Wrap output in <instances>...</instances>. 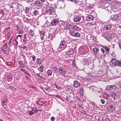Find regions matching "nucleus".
Wrapping results in <instances>:
<instances>
[{
  "label": "nucleus",
  "instance_id": "1",
  "mask_svg": "<svg viewBox=\"0 0 121 121\" xmlns=\"http://www.w3.org/2000/svg\"><path fill=\"white\" fill-rule=\"evenodd\" d=\"M54 6L53 5L48 3L46 6V14H47L52 17H57L55 10L53 8Z\"/></svg>",
  "mask_w": 121,
  "mask_h": 121
},
{
  "label": "nucleus",
  "instance_id": "2",
  "mask_svg": "<svg viewBox=\"0 0 121 121\" xmlns=\"http://www.w3.org/2000/svg\"><path fill=\"white\" fill-rule=\"evenodd\" d=\"M69 33L70 34L74 37H78L80 36V33L75 30L70 31Z\"/></svg>",
  "mask_w": 121,
  "mask_h": 121
},
{
  "label": "nucleus",
  "instance_id": "3",
  "mask_svg": "<svg viewBox=\"0 0 121 121\" xmlns=\"http://www.w3.org/2000/svg\"><path fill=\"white\" fill-rule=\"evenodd\" d=\"M67 27L69 29H74L77 30H80V28L76 25H71L70 24L69 25H67Z\"/></svg>",
  "mask_w": 121,
  "mask_h": 121
},
{
  "label": "nucleus",
  "instance_id": "4",
  "mask_svg": "<svg viewBox=\"0 0 121 121\" xmlns=\"http://www.w3.org/2000/svg\"><path fill=\"white\" fill-rule=\"evenodd\" d=\"M66 42L64 40H62L60 42V43L59 46V48L60 49H65L66 48V45L65 44Z\"/></svg>",
  "mask_w": 121,
  "mask_h": 121
},
{
  "label": "nucleus",
  "instance_id": "5",
  "mask_svg": "<svg viewBox=\"0 0 121 121\" xmlns=\"http://www.w3.org/2000/svg\"><path fill=\"white\" fill-rule=\"evenodd\" d=\"M58 70L60 73L62 75H64L66 74V70L64 69L63 67H60L58 68Z\"/></svg>",
  "mask_w": 121,
  "mask_h": 121
},
{
  "label": "nucleus",
  "instance_id": "6",
  "mask_svg": "<svg viewBox=\"0 0 121 121\" xmlns=\"http://www.w3.org/2000/svg\"><path fill=\"white\" fill-rule=\"evenodd\" d=\"M81 19L80 16L78 14H75L73 18V21L75 22H79Z\"/></svg>",
  "mask_w": 121,
  "mask_h": 121
},
{
  "label": "nucleus",
  "instance_id": "7",
  "mask_svg": "<svg viewBox=\"0 0 121 121\" xmlns=\"http://www.w3.org/2000/svg\"><path fill=\"white\" fill-rule=\"evenodd\" d=\"M8 49V47L6 45V44H4L3 45L1 48V52L5 53L6 52V51Z\"/></svg>",
  "mask_w": 121,
  "mask_h": 121
},
{
  "label": "nucleus",
  "instance_id": "8",
  "mask_svg": "<svg viewBox=\"0 0 121 121\" xmlns=\"http://www.w3.org/2000/svg\"><path fill=\"white\" fill-rule=\"evenodd\" d=\"M118 7L117 1L115 2L111 5L112 9L114 11H115L114 9H118Z\"/></svg>",
  "mask_w": 121,
  "mask_h": 121
},
{
  "label": "nucleus",
  "instance_id": "9",
  "mask_svg": "<svg viewBox=\"0 0 121 121\" xmlns=\"http://www.w3.org/2000/svg\"><path fill=\"white\" fill-rule=\"evenodd\" d=\"M74 52V50L71 48H69L65 53L67 55H70L72 54Z\"/></svg>",
  "mask_w": 121,
  "mask_h": 121
},
{
  "label": "nucleus",
  "instance_id": "10",
  "mask_svg": "<svg viewBox=\"0 0 121 121\" xmlns=\"http://www.w3.org/2000/svg\"><path fill=\"white\" fill-rule=\"evenodd\" d=\"M40 38L42 40H43L44 39L45 32L44 30L41 31L39 33Z\"/></svg>",
  "mask_w": 121,
  "mask_h": 121
},
{
  "label": "nucleus",
  "instance_id": "11",
  "mask_svg": "<svg viewBox=\"0 0 121 121\" xmlns=\"http://www.w3.org/2000/svg\"><path fill=\"white\" fill-rule=\"evenodd\" d=\"M73 86L74 88H78L80 86L79 83L76 80H74L73 82Z\"/></svg>",
  "mask_w": 121,
  "mask_h": 121
},
{
  "label": "nucleus",
  "instance_id": "12",
  "mask_svg": "<svg viewBox=\"0 0 121 121\" xmlns=\"http://www.w3.org/2000/svg\"><path fill=\"white\" fill-rule=\"evenodd\" d=\"M86 52L85 48H81L79 52L80 54L82 55L85 54Z\"/></svg>",
  "mask_w": 121,
  "mask_h": 121
},
{
  "label": "nucleus",
  "instance_id": "13",
  "mask_svg": "<svg viewBox=\"0 0 121 121\" xmlns=\"http://www.w3.org/2000/svg\"><path fill=\"white\" fill-rule=\"evenodd\" d=\"M116 88V86L115 85H113L107 86L106 89L108 90H110L115 89Z\"/></svg>",
  "mask_w": 121,
  "mask_h": 121
},
{
  "label": "nucleus",
  "instance_id": "14",
  "mask_svg": "<svg viewBox=\"0 0 121 121\" xmlns=\"http://www.w3.org/2000/svg\"><path fill=\"white\" fill-rule=\"evenodd\" d=\"M108 108L109 112H111L114 111L115 109L114 106L112 105H109Z\"/></svg>",
  "mask_w": 121,
  "mask_h": 121
},
{
  "label": "nucleus",
  "instance_id": "15",
  "mask_svg": "<svg viewBox=\"0 0 121 121\" xmlns=\"http://www.w3.org/2000/svg\"><path fill=\"white\" fill-rule=\"evenodd\" d=\"M112 24H108L104 27V29L105 30H110L111 28Z\"/></svg>",
  "mask_w": 121,
  "mask_h": 121
},
{
  "label": "nucleus",
  "instance_id": "16",
  "mask_svg": "<svg viewBox=\"0 0 121 121\" xmlns=\"http://www.w3.org/2000/svg\"><path fill=\"white\" fill-rule=\"evenodd\" d=\"M118 60L114 58H112L111 60L112 64L113 65L117 66Z\"/></svg>",
  "mask_w": 121,
  "mask_h": 121
},
{
  "label": "nucleus",
  "instance_id": "17",
  "mask_svg": "<svg viewBox=\"0 0 121 121\" xmlns=\"http://www.w3.org/2000/svg\"><path fill=\"white\" fill-rule=\"evenodd\" d=\"M58 23V21L55 19H53L51 22V24L53 25H56Z\"/></svg>",
  "mask_w": 121,
  "mask_h": 121
},
{
  "label": "nucleus",
  "instance_id": "18",
  "mask_svg": "<svg viewBox=\"0 0 121 121\" xmlns=\"http://www.w3.org/2000/svg\"><path fill=\"white\" fill-rule=\"evenodd\" d=\"M93 16L91 15H88L86 16V19L88 21H91L93 20Z\"/></svg>",
  "mask_w": 121,
  "mask_h": 121
},
{
  "label": "nucleus",
  "instance_id": "19",
  "mask_svg": "<svg viewBox=\"0 0 121 121\" xmlns=\"http://www.w3.org/2000/svg\"><path fill=\"white\" fill-rule=\"evenodd\" d=\"M34 5L38 7H40L42 6V4L39 1H36L35 2Z\"/></svg>",
  "mask_w": 121,
  "mask_h": 121
},
{
  "label": "nucleus",
  "instance_id": "20",
  "mask_svg": "<svg viewBox=\"0 0 121 121\" xmlns=\"http://www.w3.org/2000/svg\"><path fill=\"white\" fill-rule=\"evenodd\" d=\"M102 35L104 37L106 38L107 40L108 41L112 38V36L110 34H108L106 36H103V35Z\"/></svg>",
  "mask_w": 121,
  "mask_h": 121
},
{
  "label": "nucleus",
  "instance_id": "21",
  "mask_svg": "<svg viewBox=\"0 0 121 121\" xmlns=\"http://www.w3.org/2000/svg\"><path fill=\"white\" fill-rule=\"evenodd\" d=\"M25 13L29 15L30 14V9L28 7H26L25 9Z\"/></svg>",
  "mask_w": 121,
  "mask_h": 121
},
{
  "label": "nucleus",
  "instance_id": "22",
  "mask_svg": "<svg viewBox=\"0 0 121 121\" xmlns=\"http://www.w3.org/2000/svg\"><path fill=\"white\" fill-rule=\"evenodd\" d=\"M23 16V20L25 22L29 23L30 22V19H28V18L25 17V16L24 15Z\"/></svg>",
  "mask_w": 121,
  "mask_h": 121
},
{
  "label": "nucleus",
  "instance_id": "23",
  "mask_svg": "<svg viewBox=\"0 0 121 121\" xmlns=\"http://www.w3.org/2000/svg\"><path fill=\"white\" fill-rule=\"evenodd\" d=\"M119 17L118 15H115L112 17L111 19L113 21H115L119 19Z\"/></svg>",
  "mask_w": 121,
  "mask_h": 121
},
{
  "label": "nucleus",
  "instance_id": "24",
  "mask_svg": "<svg viewBox=\"0 0 121 121\" xmlns=\"http://www.w3.org/2000/svg\"><path fill=\"white\" fill-rule=\"evenodd\" d=\"M7 99L4 98L2 100L1 103L2 105L3 106H4V105H6L7 104Z\"/></svg>",
  "mask_w": 121,
  "mask_h": 121
},
{
  "label": "nucleus",
  "instance_id": "25",
  "mask_svg": "<svg viewBox=\"0 0 121 121\" xmlns=\"http://www.w3.org/2000/svg\"><path fill=\"white\" fill-rule=\"evenodd\" d=\"M66 90L67 91L69 92L71 94H72L73 95L74 92L73 90V89L69 88H67L66 89Z\"/></svg>",
  "mask_w": 121,
  "mask_h": 121
},
{
  "label": "nucleus",
  "instance_id": "26",
  "mask_svg": "<svg viewBox=\"0 0 121 121\" xmlns=\"http://www.w3.org/2000/svg\"><path fill=\"white\" fill-rule=\"evenodd\" d=\"M36 103L39 105H43L44 104L45 102L42 100H38L36 101Z\"/></svg>",
  "mask_w": 121,
  "mask_h": 121
},
{
  "label": "nucleus",
  "instance_id": "27",
  "mask_svg": "<svg viewBox=\"0 0 121 121\" xmlns=\"http://www.w3.org/2000/svg\"><path fill=\"white\" fill-rule=\"evenodd\" d=\"M116 91H111L110 94V96L112 97H115L116 95Z\"/></svg>",
  "mask_w": 121,
  "mask_h": 121
},
{
  "label": "nucleus",
  "instance_id": "28",
  "mask_svg": "<svg viewBox=\"0 0 121 121\" xmlns=\"http://www.w3.org/2000/svg\"><path fill=\"white\" fill-rule=\"evenodd\" d=\"M18 62L19 64L20 65V67L21 68H25L23 63L22 61L19 60L18 61Z\"/></svg>",
  "mask_w": 121,
  "mask_h": 121
},
{
  "label": "nucleus",
  "instance_id": "29",
  "mask_svg": "<svg viewBox=\"0 0 121 121\" xmlns=\"http://www.w3.org/2000/svg\"><path fill=\"white\" fill-rule=\"evenodd\" d=\"M40 73H37L36 74V75L38 76V77L40 78L43 79H45L44 78H43V75L42 74H41V75H40Z\"/></svg>",
  "mask_w": 121,
  "mask_h": 121
},
{
  "label": "nucleus",
  "instance_id": "30",
  "mask_svg": "<svg viewBox=\"0 0 121 121\" xmlns=\"http://www.w3.org/2000/svg\"><path fill=\"white\" fill-rule=\"evenodd\" d=\"M33 15L35 16L38 15L39 14V11L37 10H35L33 12Z\"/></svg>",
  "mask_w": 121,
  "mask_h": 121
},
{
  "label": "nucleus",
  "instance_id": "31",
  "mask_svg": "<svg viewBox=\"0 0 121 121\" xmlns=\"http://www.w3.org/2000/svg\"><path fill=\"white\" fill-rule=\"evenodd\" d=\"M27 112L28 114L30 115H32L35 113L32 110H29V111H27Z\"/></svg>",
  "mask_w": 121,
  "mask_h": 121
},
{
  "label": "nucleus",
  "instance_id": "32",
  "mask_svg": "<svg viewBox=\"0 0 121 121\" xmlns=\"http://www.w3.org/2000/svg\"><path fill=\"white\" fill-rule=\"evenodd\" d=\"M36 63L39 65H40L41 63V60L39 58H37L36 60Z\"/></svg>",
  "mask_w": 121,
  "mask_h": 121
},
{
  "label": "nucleus",
  "instance_id": "33",
  "mask_svg": "<svg viewBox=\"0 0 121 121\" xmlns=\"http://www.w3.org/2000/svg\"><path fill=\"white\" fill-rule=\"evenodd\" d=\"M118 9L121 10V2L117 1Z\"/></svg>",
  "mask_w": 121,
  "mask_h": 121
},
{
  "label": "nucleus",
  "instance_id": "34",
  "mask_svg": "<svg viewBox=\"0 0 121 121\" xmlns=\"http://www.w3.org/2000/svg\"><path fill=\"white\" fill-rule=\"evenodd\" d=\"M29 33L30 36H33L34 34L33 31L31 29L30 30Z\"/></svg>",
  "mask_w": 121,
  "mask_h": 121
},
{
  "label": "nucleus",
  "instance_id": "35",
  "mask_svg": "<svg viewBox=\"0 0 121 121\" xmlns=\"http://www.w3.org/2000/svg\"><path fill=\"white\" fill-rule=\"evenodd\" d=\"M103 96L104 98L105 99H108V98L109 97V95L108 94H105L103 95Z\"/></svg>",
  "mask_w": 121,
  "mask_h": 121
},
{
  "label": "nucleus",
  "instance_id": "36",
  "mask_svg": "<svg viewBox=\"0 0 121 121\" xmlns=\"http://www.w3.org/2000/svg\"><path fill=\"white\" fill-rule=\"evenodd\" d=\"M93 50L95 53H97L99 52V49L97 48H95L93 49Z\"/></svg>",
  "mask_w": 121,
  "mask_h": 121
},
{
  "label": "nucleus",
  "instance_id": "37",
  "mask_svg": "<svg viewBox=\"0 0 121 121\" xmlns=\"http://www.w3.org/2000/svg\"><path fill=\"white\" fill-rule=\"evenodd\" d=\"M47 73L48 75L51 76L52 73V71L51 70H48L47 71Z\"/></svg>",
  "mask_w": 121,
  "mask_h": 121
},
{
  "label": "nucleus",
  "instance_id": "38",
  "mask_svg": "<svg viewBox=\"0 0 121 121\" xmlns=\"http://www.w3.org/2000/svg\"><path fill=\"white\" fill-rule=\"evenodd\" d=\"M13 77V76L11 74H9L7 76V78L9 79H10Z\"/></svg>",
  "mask_w": 121,
  "mask_h": 121
},
{
  "label": "nucleus",
  "instance_id": "39",
  "mask_svg": "<svg viewBox=\"0 0 121 121\" xmlns=\"http://www.w3.org/2000/svg\"><path fill=\"white\" fill-rule=\"evenodd\" d=\"M117 64V66H121V60H118Z\"/></svg>",
  "mask_w": 121,
  "mask_h": 121
},
{
  "label": "nucleus",
  "instance_id": "40",
  "mask_svg": "<svg viewBox=\"0 0 121 121\" xmlns=\"http://www.w3.org/2000/svg\"><path fill=\"white\" fill-rule=\"evenodd\" d=\"M66 100L69 101V102H70V103H71L70 104H72L73 103V100H70L69 98H68V97H66Z\"/></svg>",
  "mask_w": 121,
  "mask_h": 121
},
{
  "label": "nucleus",
  "instance_id": "41",
  "mask_svg": "<svg viewBox=\"0 0 121 121\" xmlns=\"http://www.w3.org/2000/svg\"><path fill=\"white\" fill-rule=\"evenodd\" d=\"M9 88L11 90H14V91H15L16 90V88L12 86H9Z\"/></svg>",
  "mask_w": 121,
  "mask_h": 121
},
{
  "label": "nucleus",
  "instance_id": "42",
  "mask_svg": "<svg viewBox=\"0 0 121 121\" xmlns=\"http://www.w3.org/2000/svg\"><path fill=\"white\" fill-rule=\"evenodd\" d=\"M39 68L40 69V71L42 73L43 71V66L42 65L40 66Z\"/></svg>",
  "mask_w": 121,
  "mask_h": 121
},
{
  "label": "nucleus",
  "instance_id": "43",
  "mask_svg": "<svg viewBox=\"0 0 121 121\" xmlns=\"http://www.w3.org/2000/svg\"><path fill=\"white\" fill-rule=\"evenodd\" d=\"M72 65L74 67H76L77 66L76 65V64L75 63V61L74 60H73L72 61Z\"/></svg>",
  "mask_w": 121,
  "mask_h": 121
},
{
  "label": "nucleus",
  "instance_id": "44",
  "mask_svg": "<svg viewBox=\"0 0 121 121\" xmlns=\"http://www.w3.org/2000/svg\"><path fill=\"white\" fill-rule=\"evenodd\" d=\"M104 48L105 49L106 51L108 52L109 51V48L107 47H104Z\"/></svg>",
  "mask_w": 121,
  "mask_h": 121
},
{
  "label": "nucleus",
  "instance_id": "45",
  "mask_svg": "<svg viewBox=\"0 0 121 121\" xmlns=\"http://www.w3.org/2000/svg\"><path fill=\"white\" fill-rule=\"evenodd\" d=\"M19 34H22L23 33V31L22 29H20L19 30Z\"/></svg>",
  "mask_w": 121,
  "mask_h": 121
},
{
  "label": "nucleus",
  "instance_id": "46",
  "mask_svg": "<svg viewBox=\"0 0 121 121\" xmlns=\"http://www.w3.org/2000/svg\"><path fill=\"white\" fill-rule=\"evenodd\" d=\"M21 70L22 71L24 72L25 73H26V74H27V71H26L25 69H21Z\"/></svg>",
  "mask_w": 121,
  "mask_h": 121
},
{
  "label": "nucleus",
  "instance_id": "47",
  "mask_svg": "<svg viewBox=\"0 0 121 121\" xmlns=\"http://www.w3.org/2000/svg\"><path fill=\"white\" fill-rule=\"evenodd\" d=\"M52 34L50 33L49 34L48 36V37L50 38V39H51L52 38Z\"/></svg>",
  "mask_w": 121,
  "mask_h": 121
},
{
  "label": "nucleus",
  "instance_id": "48",
  "mask_svg": "<svg viewBox=\"0 0 121 121\" xmlns=\"http://www.w3.org/2000/svg\"><path fill=\"white\" fill-rule=\"evenodd\" d=\"M6 35L8 37H9L10 36H11V33L10 32H7L6 34Z\"/></svg>",
  "mask_w": 121,
  "mask_h": 121
},
{
  "label": "nucleus",
  "instance_id": "49",
  "mask_svg": "<svg viewBox=\"0 0 121 121\" xmlns=\"http://www.w3.org/2000/svg\"><path fill=\"white\" fill-rule=\"evenodd\" d=\"M27 39L26 37H24L23 39V41L24 42H26L27 41Z\"/></svg>",
  "mask_w": 121,
  "mask_h": 121
},
{
  "label": "nucleus",
  "instance_id": "50",
  "mask_svg": "<svg viewBox=\"0 0 121 121\" xmlns=\"http://www.w3.org/2000/svg\"><path fill=\"white\" fill-rule=\"evenodd\" d=\"M51 121H54L55 120V118L54 117H51Z\"/></svg>",
  "mask_w": 121,
  "mask_h": 121
},
{
  "label": "nucleus",
  "instance_id": "51",
  "mask_svg": "<svg viewBox=\"0 0 121 121\" xmlns=\"http://www.w3.org/2000/svg\"><path fill=\"white\" fill-rule=\"evenodd\" d=\"M36 57L35 56L33 55L32 56V60L34 61H35Z\"/></svg>",
  "mask_w": 121,
  "mask_h": 121
},
{
  "label": "nucleus",
  "instance_id": "52",
  "mask_svg": "<svg viewBox=\"0 0 121 121\" xmlns=\"http://www.w3.org/2000/svg\"><path fill=\"white\" fill-rule=\"evenodd\" d=\"M100 101L101 103L102 104H104L105 103V101L103 99H101Z\"/></svg>",
  "mask_w": 121,
  "mask_h": 121
},
{
  "label": "nucleus",
  "instance_id": "53",
  "mask_svg": "<svg viewBox=\"0 0 121 121\" xmlns=\"http://www.w3.org/2000/svg\"><path fill=\"white\" fill-rule=\"evenodd\" d=\"M13 40L15 42L14 43L16 44V45H17L18 44V43L17 41L15 39H14Z\"/></svg>",
  "mask_w": 121,
  "mask_h": 121
},
{
  "label": "nucleus",
  "instance_id": "54",
  "mask_svg": "<svg viewBox=\"0 0 121 121\" xmlns=\"http://www.w3.org/2000/svg\"><path fill=\"white\" fill-rule=\"evenodd\" d=\"M54 71H55V72L56 73H57L58 72V69L57 68H56L54 70Z\"/></svg>",
  "mask_w": 121,
  "mask_h": 121
},
{
  "label": "nucleus",
  "instance_id": "55",
  "mask_svg": "<svg viewBox=\"0 0 121 121\" xmlns=\"http://www.w3.org/2000/svg\"><path fill=\"white\" fill-rule=\"evenodd\" d=\"M55 96L58 98L60 99L61 98V97L59 95H55Z\"/></svg>",
  "mask_w": 121,
  "mask_h": 121
},
{
  "label": "nucleus",
  "instance_id": "56",
  "mask_svg": "<svg viewBox=\"0 0 121 121\" xmlns=\"http://www.w3.org/2000/svg\"><path fill=\"white\" fill-rule=\"evenodd\" d=\"M76 99L78 100H80V98L78 96H77L76 97Z\"/></svg>",
  "mask_w": 121,
  "mask_h": 121
},
{
  "label": "nucleus",
  "instance_id": "57",
  "mask_svg": "<svg viewBox=\"0 0 121 121\" xmlns=\"http://www.w3.org/2000/svg\"><path fill=\"white\" fill-rule=\"evenodd\" d=\"M31 108L32 109L31 110H32L35 113V112H36L37 111H35V110H34V108L33 107H32Z\"/></svg>",
  "mask_w": 121,
  "mask_h": 121
},
{
  "label": "nucleus",
  "instance_id": "58",
  "mask_svg": "<svg viewBox=\"0 0 121 121\" xmlns=\"http://www.w3.org/2000/svg\"><path fill=\"white\" fill-rule=\"evenodd\" d=\"M90 104L94 106L95 105V103L93 102H91L90 103Z\"/></svg>",
  "mask_w": 121,
  "mask_h": 121
},
{
  "label": "nucleus",
  "instance_id": "59",
  "mask_svg": "<svg viewBox=\"0 0 121 121\" xmlns=\"http://www.w3.org/2000/svg\"><path fill=\"white\" fill-rule=\"evenodd\" d=\"M13 38L12 37H11V38H10V39L9 41V43H8L9 45V44H10L11 43V40Z\"/></svg>",
  "mask_w": 121,
  "mask_h": 121
},
{
  "label": "nucleus",
  "instance_id": "60",
  "mask_svg": "<svg viewBox=\"0 0 121 121\" xmlns=\"http://www.w3.org/2000/svg\"><path fill=\"white\" fill-rule=\"evenodd\" d=\"M1 13L2 15H3L4 13V11L3 10H0V14Z\"/></svg>",
  "mask_w": 121,
  "mask_h": 121
},
{
  "label": "nucleus",
  "instance_id": "61",
  "mask_svg": "<svg viewBox=\"0 0 121 121\" xmlns=\"http://www.w3.org/2000/svg\"><path fill=\"white\" fill-rule=\"evenodd\" d=\"M118 45L120 48V49H121V41L120 42H119Z\"/></svg>",
  "mask_w": 121,
  "mask_h": 121
},
{
  "label": "nucleus",
  "instance_id": "62",
  "mask_svg": "<svg viewBox=\"0 0 121 121\" xmlns=\"http://www.w3.org/2000/svg\"><path fill=\"white\" fill-rule=\"evenodd\" d=\"M21 48L23 49H25L26 48V47L25 46H23L22 47H21Z\"/></svg>",
  "mask_w": 121,
  "mask_h": 121
},
{
  "label": "nucleus",
  "instance_id": "63",
  "mask_svg": "<svg viewBox=\"0 0 121 121\" xmlns=\"http://www.w3.org/2000/svg\"><path fill=\"white\" fill-rule=\"evenodd\" d=\"M106 121H110V119L108 118H107L106 119Z\"/></svg>",
  "mask_w": 121,
  "mask_h": 121
},
{
  "label": "nucleus",
  "instance_id": "64",
  "mask_svg": "<svg viewBox=\"0 0 121 121\" xmlns=\"http://www.w3.org/2000/svg\"><path fill=\"white\" fill-rule=\"evenodd\" d=\"M16 26L17 28V29H16V30H19V28L17 26Z\"/></svg>",
  "mask_w": 121,
  "mask_h": 121
}]
</instances>
